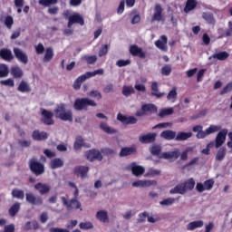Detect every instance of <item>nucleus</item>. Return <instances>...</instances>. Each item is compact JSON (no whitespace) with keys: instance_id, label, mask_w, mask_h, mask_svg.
I'll return each instance as SVG.
<instances>
[{"instance_id":"obj_1","label":"nucleus","mask_w":232,"mask_h":232,"mask_svg":"<svg viewBox=\"0 0 232 232\" xmlns=\"http://www.w3.org/2000/svg\"><path fill=\"white\" fill-rule=\"evenodd\" d=\"M190 151H193V148L188 147L185 150H183L180 153V150L176 149L173 151H169V152H163L160 155V159H165L166 160H177L179 157H180V160H188V153Z\"/></svg>"},{"instance_id":"obj_2","label":"nucleus","mask_w":232,"mask_h":232,"mask_svg":"<svg viewBox=\"0 0 232 232\" xmlns=\"http://www.w3.org/2000/svg\"><path fill=\"white\" fill-rule=\"evenodd\" d=\"M53 112L56 119H60V121H63L64 122H73V112L70 110L66 111V104H58Z\"/></svg>"},{"instance_id":"obj_3","label":"nucleus","mask_w":232,"mask_h":232,"mask_svg":"<svg viewBox=\"0 0 232 232\" xmlns=\"http://www.w3.org/2000/svg\"><path fill=\"white\" fill-rule=\"evenodd\" d=\"M202 130V125H196L192 128V131L194 133H197V139H206L208 135H211V133H217V131H220V130H222V127L218 125H210L208 128L206 129L205 131Z\"/></svg>"},{"instance_id":"obj_4","label":"nucleus","mask_w":232,"mask_h":232,"mask_svg":"<svg viewBox=\"0 0 232 232\" xmlns=\"http://www.w3.org/2000/svg\"><path fill=\"white\" fill-rule=\"evenodd\" d=\"M89 106L95 108L97 102L93 100H90V98H77L73 103V108L76 111H88Z\"/></svg>"},{"instance_id":"obj_5","label":"nucleus","mask_w":232,"mask_h":232,"mask_svg":"<svg viewBox=\"0 0 232 232\" xmlns=\"http://www.w3.org/2000/svg\"><path fill=\"white\" fill-rule=\"evenodd\" d=\"M29 169L30 171L35 175V177H39L44 173V165L41 163V161L37 160L35 158H32L29 160Z\"/></svg>"},{"instance_id":"obj_6","label":"nucleus","mask_w":232,"mask_h":232,"mask_svg":"<svg viewBox=\"0 0 232 232\" xmlns=\"http://www.w3.org/2000/svg\"><path fill=\"white\" fill-rule=\"evenodd\" d=\"M42 122L46 126H53L55 121H53V112L46 109H41Z\"/></svg>"},{"instance_id":"obj_7","label":"nucleus","mask_w":232,"mask_h":232,"mask_svg":"<svg viewBox=\"0 0 232 232\" xmlns=\"http://www.w3.org/2000/svg\"><path fill=\"white\" fill-rule=\"evenodd\" d=\"M61 200L68 211H72V209H80V211H82V208H81V202H79V200L72 198L70 201H68L65 197H62Z\"/></svg>"},{"instance_id":"obj_8","label":"nucleus","mask_w":232,"mask_h":232,"mask_svg":"<svg viewBox=\"0 0 232 232\" xmlns=\"http://www.w3.org/2000/svg\"><path fill=\"white\" fill-rule=\"evenodd\" d=\"M147 113H157V106L153 103L143 104L141 110H138L135 115L136 117H143Z\"/></svg>"},{"instance_id":"obj_9","label":"nucleus","mask_w":232,"mask_h":232,"mask_svg":"<svg viewBox=\"0 0 232 232\" xmlns=\"http://www.w3.org/2000/svg\"><path fill=\"white\" fill-rule=\"evenodd\" d=\"M73 24H80V26H84V17L79 13H73L70 17L67 24V27L72 28Z\"/></svg>"},{"instance_id":"obj_10","label":"nucleus","mask_w":232,"mask_h":232,"mask_svg":"<svg viewBox=\"0 0 232 232\" xmlns=\"http://www.w3.org/2000/svg\"><path fill=\"white\" fill-rule=\"evenodd\" d=\"M85 157L89 162H93V160H102V154L101 150L97 149H92L85 152Z\"/></svg>"},{"instance_id":"obj_11","label":"nucleus","mask_w":232,"mask_h":232,"mask_svg":"<svg viewBox=\"0 0 232 232\" xmlns=\"http://www.w3.org/2000/svg\"><path fill=\"white\" fill-rule=\"evenodd\" d=\"M25 200L28 204H31V206H43V198L35 196L32 192L25 194Z\"/></svg>"},{"instance_id":"obj_12","label":"nucleus","mask_w":232,"mask_h":232,"mask_svg":"<svg viewBox=\"0 0 232 232\" xmlns=\"http://www.w3.org/2000/svg\"><path fill=\"white\" fill-rule=\"evenodd\" d=\"M162 12H164L162 5L160 4H156L154 6V14L151 17V22L155 23V21H158V23H160V21H164V15L162 14Z\"/></svg>"},{"instance_id":"obj_13","label":"nucleus","mask_w":232,"mask_h":232,"mask_svg":"<svg viewBox=\"0 0 232 232\" xmlns=\"http://www.w3.org/2000/svg\"><path fill=\"white\" fill-rule=\"evenodd\" d=\"M13 52L14 53V57L17 59V61H19V63H22V64H28V54H26L24 51L20 48L14 47L13 49Z\"/></svg>"},{"instance_id":"obj_14","label":"nucleus","mask_w":232,"mask_h":232,"mask_svg":"<svg viewBox=\"0 0 232 232\" xmlns=\"http://www.w3.org/2000/svg\"><path fill=\"white\" fill-rule=\"evenodd\" d=\"M139 140L141 144H153V142L157 140V133L149 132L145 135H141L139 137Z\"/></svg>"},{"instance_id":"obj_15","label":"nucleus","mask_w":232,"mask_h":232,"mask_svg":"<svg viewBox=\"0 0 232 232\" xmlns=\"http://www.w3.org/2000/svg\"><path fill=\"white\" fill-rule=\"evenodd\" d=\"M129 51L132 57H139L140 59H144L146 57V53H144L142 48L139 47L137 44L130 45Z\"/></svg>"},{"instance_id":"obj_16","label":"nucleus","mask_w":232,"mask_h":232,"mask_svg":"<svg viewBox=\"0 0 232 232\" xmlns=\"http://www.w3.org/2000/svg\"><path fill=\"white\" fill-rule=\"evenodd\" d=\"M227 136V129L221 130L216 136L215 148H220L224 142H226V137Z\"/></svg>"},{"instance_id":"obj_17","label":"nucleus","mask_w":232,"mask_h":232,"mask_svg":"<svg viewBox=\"0 0 232 232\" xmlns=\"http://www.w3.org/2000/svg\"><path fill=\"white\" fill-rule=\"evenodd\" d=\"M89 171L90 168L86 166H76L73 169L74 175L81 177V179H87Z\"/></svg>"},{"instance_id":"obj_18","label":"nucleus","mask_w":232,"mask_h":232,"mask_svg":"<svg viewBox=\"0 0 232 232\" xmlns=\"http://www.w3.org/2000/svg\"><path fill=\"white\" fill-rule=\"evenodd\" d=\"M117 120L122 124H137V118L135 116H126L122 115V113H118Z\"/></svg>"},{"instance_id":"obj_19","label":"nucleus","mask_w":232,"mask_h":232,"mask_svg":"<svg viewBox=\"0 0 232 232\" xmlns=\"http://www.w3.org/2000/svg\"><path fill=\"white\" fill-rule=\"evenodd\" d=\"M130 168L131 169L132 175L135 177H140V175H144L146 169L140 165H137V163L132 162L130 164Z\"/></svg>"},{"instance_id":"obj_20","label":"nucleus","mask_w":232,"mask_h":232,"mask_svg":"<svg viewBox=\"0 0 232 232\" xmlns=\"http://www.w3.org/2000/svg\"><path fill=\"white\" fill-rule=\"evenodd\" d=\"M133 188H150V186H157V180H138L132 183Z\"/></svg>"},{"instance_id":"obj_21","label":"nucleus","mask_w":232,"mask_h":232,"mask_svg":"<svg viewBox=\"0 0 232 232\" xmlns=\"http://www.w3.org/2000/svg\"><path fill=\"white\" fill-rule=\"evenodd\" d=\"M34 189L40 193V195H48L52 187L42 182H38L34 185Z\"/></svg>"},{"instance_id":"obj_22","label":"nucleus","mask_w":232,"mask_h":232,"mask_svg":"<svg viewBox=\"0 0 232 232\" xmlns=\"http://www.w3.org/2000/svg\"><path fill=\"white\" fill-rule=\"evenodd\" d=\"M137 153V148L135 147H123L121 148L119 156L120 157H130V155H135Z\"/></svg>"},{"instance_id":"obj_23","label":"nucleus","mask_w":232,"mask_h":232,"mask_svg":"<svg viewBox=\"0 0 232 232\" xmlns=\"http://www.w3.org/2000/svg\"><path fill=\"white\" fill-rule=\"evenodd\" d=\"M32 137L34 140H46L48 139V133L44 131H39V130H35L32 133Z\"/></svg>"},{"instance_id":"obj_24","label":"nucleus","mask_w":232,"mask_h":232,"mask_svg":"<svg viewBox=\"0 0 232 232\" xmlns=\"http://www.w3.org/2000/svg\"><path fill=\"white\" fill-rule=\"evenodd\" d=\"M17 92H20L21 93H30V92H32V87H30V83L22 80L17 87Z\"/></svg>"},{"instance_id":"obj_25","label":"nucleus","mask_w":232,"mask_h":232,"mask_svg":"<svg viewBox=\"0 0 232 232\" xmlns=\"http://www.w3.org/2000/svg\"><path fill=\"white\" fill-rule=\"evenodd\" d=\"M150 90L152 91V97H157V99H160L166 95L165 92H159V83L157 82H153L150 86Z\"/></svg>"},{"instance_id":"obj_26","label":"nucleus","mask_w":232,"mask_h":232,"mask_svg":"<svg viewBox=\"0 0 232 232\" xmlns=\"http://www.w3.org/2000/svg\"><path fill=\"white\" fill-rule=\"evenodd\" d=\"M0 57L4 61H13L14 60V54H12V51L10 49H1L0 50Z\"/></svg>"},{"instance_id":"obj_27","label":"nucleus","mask_w":232,"mask_h":232,"mask_svg":"<svg viewBox=\"0 0 232 232\" xmlns=\"http://www.w3.org/2000/svg\"><path fill=\"white\" fill-rule=\"evenodd\" d=\"M197 5H198V2L197 0H187L184 7L185 14H189V12H193V10L197 8Z\"/></svg>"},{"instance_id":"obj_28","label":"nucleus","mask_w":232,"mask_h":232,"mask_svg":"<svg viewBox=\"0 0 232 232\" xmlns=\"http://www.w3.org/2000/svg\"><path fill=\"white\" fill-rule=\"evenodd\" d=\"M161 139H165V140H173V139H176L177 132L171 130H163L160 133Z\"/></svg>"},{"instance_id":"obj_29","label":"nucleus","mask_w":232,"mask_h":232,"mask_svg":"<svg viewBox=\"0 0 232 232\" xmlns=\"http://www.w3.org/2000/svg\"><path fill=\"white\" fill-rule=\"evenodd\" d=\"M170 195H186V189L184 188V185L182 183H179L169 190Z\"/></svg>"},{"instance_id":"obj_30","label":"nucleus","mask_w":232,"mask_h":232,"mask_svg":"<svg viewBox=\"0 0 232 232\" xmlns=\"http://www.w3.org/2000/svg\"><path fill=\"white\" fill-rule=\"evenodd\" d=\"M11 75L14 77V79H22L23 75H24V72L21 67L13 66L11 68Z\"/></svg>"},{"instance_id":"obj_31","label":"nucleus","mask_w":232,"mask_h":232,"mask_svg":"<svg viewBox=\"0 0 232 232\" xmlns=\"http://www.w3.org/2000/svg\"><path fill=\"white\" fill-rule=\"evenodd\" d=\"M85 147V148H92L91 145H86L84 143V139H82V137H77L76 140H75V142H74V145H73V149L76 150V151H79V150H81V148L82 147Z\"/></svg>"},{"instance_id":"obj_32","label":"nucleus","mask_w":232,"mask_h":232,"mask_svg":"<svg viewBox=\"0 0 232 232\" xmlns=\"http://www.w3.org/2000/svg\"><path fill=\"white\" fill-rule=\"evenodd\" d=\"M203 226L204 221L202 220L192 221L187 225V230L195 231V229H198V227H202Z\"/></svg>"},{"instance_id":"obj_33","label":"nucleus","mask_w":232,"mask_h":232,"mask_svg":"<svg viewBox=\"0 0 232 232\" xmlns=\"http://www.w3.org/2000/svg\"><path fill=\"white\" fill-rule=\"evenodd\" d=\"M100 128L102 130V131H104V133H107L108 135H113L117 133V130L110 127L106 122H101Z\"/></svg>"},{"instance_id":"obj_34","label":"nucleus","mask_w":232,"mask_h":232,"mask_svg":"<svg viewBox=\"0 0 232 232\" xmlns=\"http://www.w3.org/2000/svg\"><path fill=\"white\" fill-rule=\"evenodd\" d=\"M227 153V149H226V147H220L216 154V160H218V162H222V160L226 159Z\"/></svg>"},{"instance_id":"obj_35","label":"nucleus","mask_w":232,"mask_h":232,"mask_svg":"<svg viewBox=\"0 0 232 232\" xmlns=\"http://www.w3.org/2000/svg\"><path fill=\"white\" fill-rule=\"evenodd\" d=\"M64 166V161L63 160L56 158L51 160L50 168L51 169H57L59 168H63Z\"/></svg>"},{"instance_id":"obj_36","label":"nucleus","mask_w":232,"mask_h":232,"mask_svg":"<svg viewBox=\"0 0 232 232\" xmlns=\"http://www.w3.org/2000/svg\"><path fill=\"white\" fill-rule=\"evenodd\" d=\"M53 47H47L45 49V54L44 56L43 62L44 63H50L52 59H53Z\"/></svg>"},{"instance_id":"obj_37","label":"nucleus","mask_w":232,"mask_h":232,"mask_svg":"<svg viewBox=\"0 0 232 232\" xmlns=\"http://www.w3.org/2000/svg\"><path fill=\"white\" fill-rule=\"evenodd\" d=\"M13 198H17L18 200H24V190L19 188H14L11 192Z\"/></svg>"},{"instance_id":"obj_38","label":"nucleus","mask_w":232,"mask_h":232,"mask_svg":"<svg viewBox=\"0 0 232 232\" xmlns=\"http://www.w3.org/2000/svg\"><path fill=\"white\" fill-rule=\"evenodd\" d=\"M96 218L100 220V222H109L110 218H108V212L106 210H100L96 214Z\"/></svg>"},{"instance_id":"obj_39","label":"nucleus","mask_w":232,"mask_h":232,"mask_svg":"<svg viewBox=\"0 0 232 232\" xmlns=\"http://www.w3.org/2000/svg\"><path fill=\"white\" fill-rule=\"evenodd\" d=\"M21 210V203L15 202L14 205L11 206V208L8 210V213L10 217H15L17 213Z\"/></svg>"},{"instance_id":"obj_40","label":"nucleus","mask_w":232,"mask_h":232,"mask_svg":"<svg viewBox=\"0 0 232 232\" xmlns=\"http://www.w3.org/2000/svg\"><path fill=\"white\" fill-rule=\"evenodd\" d=\"M182 185L184 186L185 192L191 191L195 188V179L193 178H190L183 182Z\"/></svg>"},{"instance_id":"obj_41","label":"nucleus","mask_w":232,"mask_h":232,"mask_svg":"<svg viewBox=\"0 0 232 232\" xmlns=\"http://www.w3.org/2000/svg\"><path fill=\"white\" fill-rule=\"evenodd\" d=\"M160 39L161 40H157L155 42V45L160 50H164V48H166V44H168V37L166 35H161Z\"/></svg>"},{"instance_id":"obj_42","label":"nucleus","mask_w":232,"mask_h":232,"mask_svg":"<svg viewBox=\"0 0 232 232\" xmlns=\"http://www.w3.org/2000/svg\"><path fill=\"white\" fill-rule=\"evenodd\" d=\"M191 137H193V133L191 132H179L175 138V140H188V139H191Z\"/></svg>"},{"instance_id":"obj_43","label":"nucleus","mask_w":232,"mask_h":232,"mask_svg":"<svg viewBox=\"0 0 232 232\" xmlns=\"http://www.w3.org/2000/svg\"><path fill=\"white\" fill-rule=\"evenodd\" d=\"M229 57V54L226 51L219 52L218 53L212 54L213 59H218V61H226Z\"/></svg>"},{"instance_id":"obj_44","label":"nucleus","mask_w":232,"mask_h":232,"mask_svg":"<svg viewBox=\"0 0 232 232\" xmlns=\"http://www.w3.org/2000/svg\"><path fill=\"white\" fill-rule=\"evenodd\" d=\"M82 61H85L88 64H95L97 63V55L85 54L82 56Z\"/></svg>"},{"instance_id":"obj_45","label":"nucleus","mask_w":232,"mask_h":232,"mask_svg":"<svg viewBox=\"0 0 232 232\" xmlns=\"http://www.w3.org/2000/svg\"><path fill=\"white\" fill-rule=\"evenodd\" d=\"M84 74H85V77H87V79H92V77H95V75H104V70L98 69L93 72H87Z\"/></svg>"},{"instance_id":"obj_46","label":"nucleus","mask_w":232,"mask_h":232,"mask_svg":"<svg viewBox=\"0 0 232 232\" xmlns=\"http://www.w3.org/2000/svg\"><path fill=\"white\" fill-rule=\"evenodd\" d=\"M202 18L208 23V24H215V17L211 13H203Z\"/></svg>"},{"instance_id":"obj_47","label":"nucleus","mask_w":232,"mask_h":232,"mask_svg":"<svg viewBox=\"0 0 232 232\" xmlns=\"http://www.w3.org/2000/svg\"><path fill=\"white\" fill-rule=\"evenodd\" d=\"M8 73H10L8 65L0 63V78L3 79V77H8Z\"/></svg>"},{"instance_id":"obj_48","label":"nucleus","mask_w":232,"mask_h":232,"mask_svg":"<svg viewBox=\"0 0 232 232\" xmlns=\"http://www.w3.org/2000/svg\"><path fill=\"white\" fill-rule=\"evenodd\" d=\"M131 93H135V89H133V86H123L122 94L125 97H130Z\"/></svg>"},{"instance_id":"obj_49","label":"nucleus","mask_w":232,"mask_h":232,"mask_svg":"<svg viewBox=\"0 0 232 232\" xmlns=\"http://www.w3.org/2000/svg\"><path fill=\"white\" fill-rule=\"evenodd\" d=\"M161 151H162V148L160 147V145H153L150 148L151 155H155L156 157H159V155H160Z\"/></svg>"},{"instance_id":"obj_50","label":"nucleus","mask_w":232,"mask_h":232,"mask_svg":"<svg viewBox=\"0 0 232 232\" xmlns=\"http://www.w3.org/2000/svg\"><path fill=\"white\" fill-rule=\"evenodd\" d=\"M171 65L170 64H166L161 68V75H164L165 77H168L169 75L171 74Z\"/></svg>"},{"instance_id":"obj_51","label":"nucleus","mask_w":232,"mask_h":232,"mask_svg":"<svg viewBox=\"0 0 232 232\" xmlns=\"http://www.w3.org/2000/svg\"><path fill=\"white\" fill-rule=\"evenodd\" d=\"M5 24L8 30H12V26H14V17L7 15L5 19Z\"/></svg>"},{"instance_id":"obj_52","label":"nucleus","mask_w":232,"mask_h":232,"mask_svg":"<svg viewBox=\"0 0 232 232\" xmlns=\"http://www.w3.org/2000/svg\"><path fill=\"white\" fill-rule=\"evenodd\" d=\"M0 84H2V86H9V88H14V86H15V82L12 78H9L7 80H2L0 82Z\"/></svg>"},{"instance_id":"obj_53","label":"nucleus","mask_w":232,"mask_h":232,"mask_svg":"<svg viewBox=\"0 0 232 232\" xmlns=\"http://www.w3.org/2000/svg\"><path fill=\"white\" fill-rule=\"evenodd\" d=\"M175 198H168L160 202V206H173L175 204Z\"/></svg>"},{"instance_id":"obj_54","label":"nucleus","mask_w":232,"mask_h":232,"mask_svg":"<svg viewBox=\"0 0 232 232\" xmlns=\"http://www.w3.org/2000/svg\"><path fill=\"white\" fill-rule=\"evenodd\" d=\"M58 0H39V5L42 6H50L52 5H57Z\"/></svg>"},{"instance_id":"obj_55","label":"nucleus","mask_w":232,"mask_h":232,"mask_svg":"<svg viewBox=\"0 0 232 232\" xmlns=\"http://www.w3.org/2000/svg\"><path fill=\"white\" fill-rule=\"evenodd\" d=\"M205 187V190L209 191V189H213V186H215V180L213 179H207L203 183Z\"/></svg>"},{"instance_id":"obj_56","label":"nucleus","mask_w":232,"mask_h":232,"mask_svg":"<svg viewBox=\"0 0 232 232\" xmlns=\"http://www.w3.org/2000/svg\"><path fill=\"white\" fill-rule=\"evenodd\" d=\"M173 108L163 109L160 111V117H166L167 115H173Z\"/></svg>"},{"instance_id":"obj_57","label":"nucleus","mask_w":232,"mask_h":232,"mask_svg":"<svg viewBox=\"0 0 232 232\" xmlns=\"http://www.w3.org/2000/svg\"><path fill=\"white\" fill-rule=\"evenodd\" d=\"M80 229H93V224L92 222L87 221V222H82L79 224Z\"/></svg>"},{"instance_id":"obj_58","label":"nucleus","mask_w":232,"mask_h":232,"mask_svg":"<svg viewBox=\"0 0 232 232\" xmlns=\"http://www.w3.org/2000/svg\"><path fill=\"white\" fill-rule=\"evenodd\" d=\"M108 48H110V46L108 44L102 45L99 50V57H104L105 55H107Z\"/></svg>"},{"instance_id":"obj_59","label":"nucleus","mask_w":232,"mask_h":232,"mask_svg":"<svg viewBox=\"0 0 232 232\" xmlns=\"http://www.w3.org/2000/svg\"><path fill=\"white\" fill-rule=\"evenodd\" d=\"M131 64V60H118L116 62V66L122 68L124 66H130Z\"/></svg>"},{"instance_id":"obj_60","label":"nucleus","mask_w":232,"mask_h":232,"mask_svg":"<svg viewBox=\"0 0 232 232\" xmlns=\"http://www.w3.org/2000/svg\"><path fill=\"white\" fill-rule=\"evenodd\" d=\"M49 232H70V230H68L66 228L51 227L49 229ZM72 232H82V231L79 229H74Z\"/></svg>"},{"instance_id":"obj_61","label":"nucleus","mask_w":232,"mask_h":232,"mask_svg":"<svg viewBox=\"0 0 232 232\" xmlns=\"http://www.w3.org/2000/svg\"><path fill=\"white\" fill-rule=\"evenodd\" d=\"M229 92H232V82L227 83L220 92V95H226V93H229Z\"/></svg>"},{"instance_id":"obj_62","label":"nucleus","mask_w":232,"mask_h":232,"mask_svg":"<svg viewBox=\"0 0 232 232\" xmlns=\"http://www.w3.org/2000/svg\"><path fill=\"white\" fill-rule=\"evenodd\" d=\"M146 218H148V212H142L139 214V218L137 219L138 224H142L146 222Z\"/></svg>"},{"instance_id":"obj_63","label":"nucleus","mask_w":232,"mask_h":232,"mask_svg":"<svg viewBox=\"0 0 232 232\" xmlns=\"http://www.w3.org/2000/svg\"><path fill=\"white\" fill-rule=\"evenodd\" d=\"M35 52H36L37 55H43V53H44V45L43 44L39 43L35 46Z\"/></svg>"},{"instance_id":"obj_64","label":"nucleus","mask_w":232,"mask_h":232,"mask_svg":"<svg viewBox=\"0 0 232 232\" xmlns=\"http://www.w3.org/2000/svg\"><path fill=\"white\" fill-rule=\"evenodd\" d=\"M226 37H232V22H228V28L225 31Z\"/></svg>"}]
</instances>
